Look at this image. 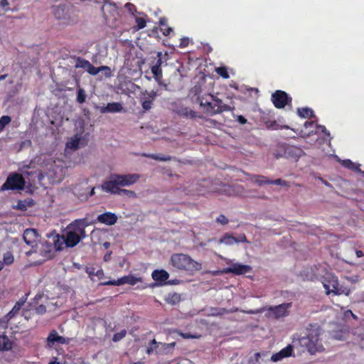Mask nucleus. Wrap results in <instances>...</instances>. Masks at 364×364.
<instances>
[{
	"instance_id": "nucleus-60",
	"label": "nucleus",
	"mask_w": 364,
	"mask_h": 364,
	"mask_svg": "<svg viewBox=\"0 0 364 364\" xmlns=\"http://www.w3.org/2000/svg\"><path fill=\"white\" fill-rule=\"evenodd\" d=\"M344 315L347 318L349 315H353V312L350 310H348L344 313Z\"/></svg>"
},
{
	"instance_id": "nucleus-34",
	"label": "nucleus",
	"mask_w": 364,
	"mask_h": 364,
	"mask_svg": "<svg viewBox=\"0 0 364 364\" xmlns=\"http://www.w3.org/2000/svg\"><path fill=\"white\" fill-rule=\"evenodd\" d=\"M142 156L153 159L154 160L161 161H168L171 159V157L169 156H159L156 154H143Z\"/></svg>"
},
{
	"instance_id": "nucleus-9",
	"label": "nucleus",
	"mask_w": 364,
	"mask_h": 364,
	"mask_svg": "<svg viewBox=\"0 0 364 364\" xmlns=\"http://www.w3.org/2000/svg\"><path fill=\"white\" fill-rule=\"evenodd\" d=\"M279 150V152L274 153V156L277 159L286 157L298 161L299 159L304 154V152L301 148L291 145H281Z\"/></svg>"
},
{
	"instance_id": "nucleus-24",
	"label": "nucleus",
	"mask_w": 364,
	"mask_h": 364,
	"mask_svg": "<svg viewBox=\"0 0 364 364\" xmlns=\"http://www.w3.org/2000/svg\"><path fill=\"white\" fill-rule=\"evenodd\" d=\"M12 347V343L6 336H0V350H7Z\"/></svg>"
},
{
	"instance_id": "nucleus-21",
	"label": "nucleus",
	"mask_w": 364,
	"mask_h": 364,
	"mask_svg": "<svg viewBox=\"0 0 364 364\" xmlns=\"http://www.w3.org/2000/svg\"><path fill=\"white\" fill-rule=\"evenodd\" d=\"M123 109L122 105L119 102L108 103L106 107H103L100 109L101 113L107 112H120Z\"/></svg>"
},
{
	"instance_id": "nucleus-25",
	"label": "nucleus",
	"mask_w": 364,
	"mask_h": 364,
	"mask_svg": "<svg viewBox=\"0 0 364 364\" xmlns=\"http://www.w3.org/2000/svg\"><path fill=\"white\" fill-rule=\"evenodd\" d=\"M220 244H225L226 245H232L237 243L236 237L230 234H225L218 241Z\"/></svg>"
},
{
	"instance_id": "nucleus-64",
	"label": "nucleus",
	"mask_w": 364,
	"mask_h": 364,
	"mask_svg": "<svg viewBox=\"0 0 364 364\" xmlns=\"http://www.w3.org/2000/svg\"><path fill=\"white\" fill-rule=\"evenodd\" d=\"M94 194H95V188L93 187V188H92L90 193L88 194V196H92Z\"/></svg>"
},
{
	"instance_id": "nucleus-14",
	"label": "nucleus",
	"mask_w": 364,
	"mask_h": 364,
	"mask_svg": "<svg viewBox=\"0 0 364 364\" xmlns=\"http://www.w3.org/2000/svg\"><path fill=\"white\" fill-rule=\"evenodd\" d=\"M75 68H80L85 69L88 73L92 75H97V70L88 60L81 58H77L76 60Z\"/></svg>"
},
{
	"instance_id": "nucleus-57",
	"label": "nucleus",
	"mask_w": 364,
	"mask_h": 364,
	"mask_svg": "<svg viewBox=\"0 0 364 364\" xmlns=\"http://www.w3.org/2000/svg\"><path fill=\"white\" fill-rule=\"evenodd\" d=\"M8 4H9V3H8L7 0H1V1H0V5H1V6H7Z\"/></svg>"
},
{
	"instance_id": "nucleus-7",
	"label": "nucleus",
	"mask_w": 364,
	"mask_h": 364,
	"mask_svg": "<svg viewBox=\"0 0 364 364\" xmlns=\"http://www.w3.org/2000/svg\"><path fill=\"white\" fill-rule=\"evenodd\" d=\"M323 285L326 289V294L327 295L332 293L334 295H341L343 294L348 296L350 293V289L339 286L337 277L333 275H328L326 277L323 282Z\"/></svg>"
},
{
	"instance_id": "nucleus-28",
	"label": "nucleus",
	"mask_w": 364,
	"mask_h": 364,
	"mask_svg": "<svg viewBox=\"0 0 364 364\" xmlns=\"http://www.w3.org/2000/svg\"><path fill=\"white\" fill-rule=\"evenodd\" d=\"M175 346V343H161L160 349L157 350V354H166L170 352Z\"/></svg>"
},
{
	"instance_id": "nucleus-62",
	"label": "nucleus",
	"mask_w": 364,
	"mask_h": 364,
	"mask_svg": "<svg viewBox=\"0 0 364 364\" xmlns=\"http://www.w3.org/2000/svg\"><path fill=\"white\" fill-rule=\"evenodd\" d=\"M219 257H220L221 259H224V260L226 262V263H227V264H230V263H231V260H230V259H227V258H224V257H223L221 255H219Z\"/></svg>"
},
{
	"instance_id": "nucleus-5",
	"label": "nucleus",
	"mask_w": 364,
	"mask_h": 364,
	"mask_svg": "<svg viewBox=\"0 0 364 364\" xmlns=\"http://www.w3.org/2000/svg\"><path fill=\"white\" fill-rule=\"evenodd\" d=\"M291 303H283L274 306H264L257 310L242 311L249 314H257L267 312L266 316L271 318L279 319L289 315V309L291 308Z\"/></svg>"
},
{
	"instance_id": "nucleus-63",
	"label": "nucleus",
	"mask_w": 364,
	"mask_h": 364,
	"mask_svg": "<svg viewBox=\"0 0 364 364\" xmlns=\"http://www.w3.org/2000/svg\"><path fill=\"white\" fill-rule=\"evenodd\" d=\"M6 77H7V75H6H6H1V76H0V82H1V80H5Z\"/></svg>"
},
{
	"instance_id": "nucleus-48",
	"label": "nucleus",
	"mask_w": 364,
	"mask_h": 364,
	"mask_svg": "<svg viewBox=\"0 0 364 364\" xmlns=\"http://www.w3.org/2000/svg\"><path fill=\"white\" fill-rule=\"evenodd\" d=\"M237 243L239 242H249L245 235H241L238 237H236Z\"/></svg>"
},
{
	"instance_id": "nucleus-36",
	"label": "nucleus",
	"mask_w": 364,
	"mask_h": 364,
	"mask_svg": "<svg viewBox=\"0 0 364 364\" xmlns=\"http://www.w3.org/2000/svg\"><path fill=\"white\" fill-rule=\"evenodd\" d=\"M342 164L346 167V168H350V169H354V170H356L359 172H362L360 171V169L358 168V166L355 165L354 163H353L349 159H347V160H344L342 162Z\"/></svg>"
},
{
	"instance_id": "nucleus-56",
	"label": "nucleus",
	"mask_w": 364,
	"mask_h": 364,
	"mask_svg": "<svg viewBox=\"0 0 364 364\" xmlns=\"http://www.w3.org/2000/svg\"><path fill=\"white\" fill-rule=\"evenodd\" d=\"M336 339L338 340H345L346 337L344 335H336L335 336Z\"/></svg>"
},
{
	"instance_id": "nucleus-54",
	"label": "nucleus",
	"mask_w": 364,
	"mask_h": 364,
	"mask_svg": "<svg viewBox=\"0 0 364 364\" xmlns=\"http://www.w3.org/2000/svg\"><path fill=\"white\" fill-rule=\"evenodd\" d=\"M157 55L159 57V59L157 60V61H156V64L154 65L161 67V64H162V60H161V53H158Z\"/></svg>"
},
{
	"instance_id": "nucleus-19",
	"label": "nucleus",
	"mask_w": 364,
	"mask_h": 364,
	"mask_svg": "<svg viewBox=\"0 0 364 364\" xmlns=\"http://www.w3.org/2000/svg\"><path fill=\"white\" fill-rule=\"evenodd\" d=\"M141 279L140 277H136L133 275L124 276L122 278L116 280V286H120L124 284H128L130 285H134L137 282H141Z\"/></svg>"
},
{
	"instance_id": "nucleus-45",
	"label": "nucleus",
	"mask_w": 364,
	"mask_h": 364,
	"mask_svg": "<svg viewBox=\"0 0 364 364\" xmlns=\"http://www.w3.org/2000/svg\"><path fill=\"white\" fill-rule=\"evenodd\" d=\"M136 21L139 29L143 28L146 26V22L142 18H136Z\"/></svg>"
},
{
	"instance_id": "nucleus-23",
	"label": "nucleus",
	"mask_w": 364,
	"mask_h": 364,
	"mask_svg": "<svg viewBox=\"0 0 364 364\" xmlns=\"http://www.w3.org/2000/svg\"><path fill=\"white\" fill-rule=\"evenodd\" d=\"M239 311L237 308H233L230 309H227L225 308H219V309H211L210 314L212 316H223L225 314H230L233 312H236Z\"/></svg>"
},
{
	"instance_id": "nucleus-27",
	"label": "nucleus",
	"mask_w": 364,
	"mask_h": 364,
	"mask_svg": "<svg viewBox=\"0 0 364 364\" xmlns=\"http://www.w3.org/2000/svg\"><path fill=\"white\" fill-rule=\"evenodd\" d=\"M23 304H24V301H19L16 302V304L13 307V309L6 315V317L7 320H9L11 318H13L19 311V310L21 309V308L22 307Z\"/></svg>"
},
{
	"instance_id": "nucleus-2",
	"label": "nucleus",
	"mask_w": 364,
	"mask_h": 364,
	"mask_svg": "<svg viewBox=\"0 0 364 364\" xmlns=\"http://www.w3.org/2000/svg\"><path fill=\"white\" fill-rule=\"evenodd\" d=\"M85 220H76L68 225L61 237L67 247L76 246L86 237Z\"/></svg>"
},
{
	"instance_id": "nucleus-1",
	"label": "nucleus",
	"mask_w": 364,
	"mask_h": 364,
	"mask_svg": "<svg viewBox=\"0 0 364 364\" xmlns=\"http://www.w3.org/2000/svg\"><path fill=\"white\" fill-rule=\"evenodd\" d=\"M321 329L319 326H314L308 329L306 336L298 339H294L292 343L295 347L301 346L306 348L311 354L322 352L324 350L320 336Z\"/></svg>"
},
{
	"instance_id": "nucleus-32",
	"label": "nucleus",
	"mask_w": 364,
	"mask_h": 364,
	"mask_svg": "<svg viewBox=\"0 0 364 364\" xmlns=\"http://www.w3.org/2000/svg\"><path fill=\"white\" fill-rule=\"evenodd\" d=\"M178 114L181 116L190 118H195L196 117V112L187 107L181 108L180 110H178Z\"/></svg>"
},
{
	"instance_id": "nucleus-22",
	"label": "nucleus",
	"mask_w": 364,
	"mask_h": 364,
	"mask_svg": "<svg viewBox=\"0 0 364 364\" xmlns=\"http://www.w3.org/2000/svg\"><path fill=\"white\" fill-rule=\"evenodd\" d=\"M168 277V273L165 270H154L152 272V278L157 282H165Z\"/></svg>"
},
{
	"instance_id": "nucleus-52",
	"label": "nucleus",
	"mask_w": 364,
	"mask_h": 364,
	"mask_svg": "<svg viewBox=\"0 0 364 364\" xmlns=\"http://www.w3.org/2000/svg\"><path fill=\"white\" fill-rule=\"evenodd\" d=\"M237 121L242 124H245L247 122V119L242 115L237 116Z\"/></svg>"
},
{
	"instance_id": "nucleus-17",
	"label": "nucleus",
	"mask_w": 364,
	"mask_h": 364,
	"mask_svg": "<svg viewBox=\"0 0 364 364\" xmlns=\"http://www.w3.org/2000/svg\"><path fill=\"white\" fill-rule=\"evenodd\" d=\"M117 216L114 213L107 212L98 215L97 220L101 223L112 225L117 223Z\"/></svg>"
},
{
	"instance_id": "nucleus-18",
	"label": "nucleus",
	"mask_w": 364,
	"mask_h": 364,
	"mask_svg": "<svg viewBox=\"0 0 364 364\" xmlns=\"http://www.w3.org/2000/svg\"><path fill=\"white\" fill-rule=\"evenodd\" d=\"M68 338H65L63 336H58L57 331L55 330L51 331L47 338V341L49 345L53 344L55 343L61 344L67 343L68 342Z\"/></svg>"
},
{
	"instance_id": "nucleus-26",
	"label": "nucleus",
	"mask_w": 364,
	"mask_h": 364,
	"mask_svg": "<svg viewBox=\"0 0 364 364\" xmlns=\"http://www.w3.org/2000/svg\"><path fill=\"white\" fill-rule=\"evenodd\" d=\"M80 139L77 136L70 138L66 143V147L72 150H76L79 148Z\"/></svg>"
},
{
	"instance_id": "nucleus-59",
	"label": "nucleus",
	"mask_w": 364,
	"mask_h": 364,
	"mask_svg": "<svg viewBox=\"0 0 364 364\" xmlns=\"http://www.w3.org/2000/svg\"><path fill=\"white\" fill-rule=\"evenodd\" d=\"M105 285H116V281H109L104 283Z\"/></svg>"
},
{
	"instance_id": "nucleus-58",
	"label": "nucleus",
	"mask_w": 364,
	"mask_h": 364,
	"mask_svg": "<svg viewBox=\"0 0 364 364\" xmlns=\"http://www.w3.org/2000/svg\"><path fill=\"white\" fill-rule=\"evenodd\" d=\"M355 254L358 257H361L363 256V252L361 250H356Z\"/></svg>"
},
{
	"instance_id": "nucleus-40",
	"label": "nucleus",
	"mask_w": 364,
	"mask_h": 364,
	"mask_svg": "<svg viewBox=\"0 0 364 364\" xmlns=\"http://www.w3.org/2000/svg\"><path fill=\"white\" fill-rule=\"evenodd\" d=\"M11 121V119L9 116H2L0 118V131H1L6 125L9 124Z\"/></svg>"
},
{
	"instance_id": "nucleus-42",
	"label": "nucleus",
	"mask_w": 364,
	"mask_h": 364,
	"mask_svg": "<svg viewBox=\"0 0 364 364\" xmlns=\"http://www.w3.org/2000/svg\"><path fill=\"white\" fill-rule=\"evenodd\" d=\"M77 100L79 103H82L85 100V94L82 89H80L77 92Z\"/></svg>"
},
{
	"instance_id": "nucleus-49",
	"label": "nucleus",
	"mask_w": 364,
	"mask_h": 364,
	"mask_svg": "<svg viewBox=\"0 0 364 364\" xmlns=\"http://www.w3.org/2000/svg\"><path fill=\"white\" fill-rule=\"evenodd\" d=\"M161 29L164 35H168L170 32L172 31V28L168 26H165L164 28H161Z\"/></svg>"
},
{
	"instance_id": "nucleus-6",
	"label": "nucleus",
	"mask_w": 364,
	"mask_h": 364,
	"mask_svg": "<svg viewBox=\"0 0 364 364\" xmlns=\"http://www.w3.org/2000/svg\"><path fill=\"white\" fill-rule=\"evenodd\" d=\"M171 263L178 269L195 272L202 269L200 263L193 260L188 255L184 254H174L171 256Z\"/></svg>"
},
{
	"instance_id": "nucleus-55",
	"label": "nucleus",
	"mask_w": 364,
	"mask_h": 364,
	"mask_svg": "<svg viewBox=\"0 0 364 364\" xmlns=\"http://www.w3.org/2000/svg\"><path fill=\"white\" fill-rule=\"evenodd\" d=\"M160 24H161V28L167 26L166 20L164 18H161L160 19Z\"/></svg>"
},
{
	"instance_id": "nucleus-61",
	"label": "nucleus",
	"mask_w": 364,
	"mask_h": 364,
	"mask_svg": "<svg viewBox=\"0 0 364 364\" xmlns=\"http://www.w3.org/2000/svg\"><path fill=\"white\" fill-rule=\"evenodd\" d=\"M220 274H224L223 272H222V270L221 271L218 270V271H215V272H212V274L215 275H215H219Z\"/></svg>"
},
{
	"instance_id": "nucleus-39",
	"label": "nucleus",
	"mask_w": 364,
	"mask_h": 364,
	"mask_svg": "<svg viewBox=\"0 0 364 364\" xmlns=\"http://www.w3.org/2000/svg\"><path fill=\"white\" fill-rule=\"evenodd\" d=\"M298 114L301 117H307L312 115L313 111L309 108L298 109Z\"/></svg>"
},
{
	"instance_id": "nucleus-33",
	"label": "nucleus",
	"mask_w": 364,
	"mask_h": 364,
	"mask_svg": "<svg viewBox=\"0 0 364 364\" xmlns=\"http://www.w3.org/2000/svg\"><path fill=\"white\" fill-rule=\"evenodd\" d=\"M160 346H161V343L160 342L158 343V342H156V341L155 339H153L151 341V346L146 349L147 354L150 355L154 351H156V353H157V350L160 349Z\"/></svg>"
},
{
	"instance_id": "nucleus-37",
	"label": "nucleus",
	"mask_w": 364,
	"mask_h": 364,
	"mask_svg": "<svg viewBox=\"0 0 364 364\" xmlns=\"http://www.w3.org/2000/svg\"><path fill=\"white\" fill-rule=\"evenodd\" d=\"M96 70H97V74L100 73V72H104V74L107 77H109L112 76V72H111V69L108 66H106V65H102V66H100V67H98V68H96Z\"/></svg>"
},
{
	"instance_id": "nucleus-50",
	"label": "nucleus",
	"mask_w": 364,
	"mask_h": 364,
	"mask_svg": "<svg viewBox=\"0 0 364 364\" xmlns=\"http://www.w3.org/2000/svg\"><path fill=\"white\" fill-rule=\"evenodd\" d=\"M37 312L38 314H44L46 312V306H43V305H40L38 308H37Z\"/></svg>"
},
{
	"instance_id": "nucleus-38",
	"label": "nucleus",
	"mask_w": 364,
	"mask_h": 364,
	"mask_svg": "<svg viewBox=\"0 0 364 364\" xmlns=\"http://www.w3.org/2000/svg\"><path fill=\"white\" fill-rule=\"evenodd\" d=\"M151 73L154 74L156 80H159L162 76V70L161 67L153 65L151 67Z\"/></svg>"
},
{
	"instance_id": "nucleus-8",
	"label": "nucleus",
	"mask_w": 364,
	"mask_h": 364,
	"mask_svg": "<svg viewBox=\"0 0 364 364\" xmlns=\"http://www.w3.org/2000/svg\"><path fill=\"white\" fill-rule=\"evenodd\" d=\"M213 100L215 101V105L204 99V97H198L197 102H199L200 106L204 107L205 112L208 114L220 113L223 111L229 110V107L223 105L220 99L210 95Z\"/></svg>"
},
{
	"instance_id": "nucleus-35",
	"label": "nucleus",
	"mask_w": 364,
	"mask_h": 364,
	"mask_svg": "<svg viewBox=\"0 0 364 364\" xmlns=\"http://www.w3.org/2000/svg\"><path fill=\"white\" fill-rule=\"evenodd\" d=\"M3 260L2 263L4 265H9L14 261V255L10 252H7L4 255Z\"/></svg>"
},
{
	"instance_id": "nucleus-51",
	"label": "nucleus",
	"mask_w": 364,
	"mask_h": 364,
	"mask_svg": "<svg viewBox=\"0 0 364 364\" xmlns=\"http://www.w3.org/2000/svg\"><path fill=\"white\" fill-rule=\"evenodd\" d=\"M125 7L128 9V11L131 13H133L134 10V6L130 3H127L125 4Z\"/></svg>"
},
{
	"instance_id": "nucleus-13",
	"label": "nucleus",
	"mask_w": 364,
	"mask_h": 364,
	"mask_svg": "<svg viewBox=\"0 0 364 364\" xmlns=\"http://www.w3.org/2000/svg\"><path fill=\"white\" fill-rule=\"evenodd\" d=\"M72 191L73 193L80 200H87L89 197L87 193L88 187L87 181L73 186Z\"/></svg>"
},
{
	"instance_id": "nucleus-20",
	"label": "nucleus",
	"mask_w": 364,
	"mask_h": 364,
	"mask_svg": "<svg viewBox=\"0 0 364 364\" xmlns=\"http://www.w3.org/2000/svg\"><path fill=\"white\" fill-rule=\"evenodd\" d=\"M353 334L359 338L358 345L361 349L364 350V323L355 328L353 330Z\"/></svg>"
},
{
	"instance_id": "nucleus-44",
	"label": "nucleus",
	"mask_w": 364,
	"mask_h": 364,
	"mask_svg": "<svg viewBox=\"0 0 364 364\" xmlns=\"http://www.w3.org/2000/svg\"><path fill=\"white\" fill-rule=\"evenodd\" d=\"M216 221L221 225H227L229 222L228 219L224 215H220L217 218Z\"/></svg>"
},
{
	"instance_id": "nucleus-47",
	"label": "nucleus",
	"mask_w": 364,
	"mask_h": 364,
	"mask_svg": "<svg viewBox=\"0 0 364 364\" xmlns=\"http://www.w3.org/2000/svg\"><path fill=\"white\" fill-rule=\"evenodd\" d=\"M271 184H277V185H280V186H287V183L282 180V179H277L275 181H272V183Z\"/></svg>"
},
{
	"instance_id": "nucleus-16",
	"label": "nucleus",
	"mask_w": 364,
	"mask_h": 364,
	"mask_svg": "<svg viewBox=\"0 0 364 364\" xmlns=\"http://www.w3.org/2000/svg\"><path fill=\"white\" fill-rule=\"evenodd\" d=\"M23 238L27 245L33 247L37 244L38 232L35 229H26L23 232Z\"/></svg>"
},
{
	"instance_id": "nucleus-53",
	"label": "nucleus",
	"mask_w": 364,
	"mask_h": 364,
	"mask_svg": "<svg viewBox=\"0 0 364 364\" xmlns=\"http://www.w3.org/2000/svg\"><path fill=\"white\" fill-rule=\"evenodd\" d=\"M91 279L93 280V276L95 275L94 269L87 268L86 270Z\"/></svg>"
},
{
	"instance_id": "nucleus-31",
	"label": "nucleus",
	"mask_w": 364,
	"mask_h": 364,
	"mask_svg": "<svg viewBox=\"0 0 364 364\" xmlns=\"http://www.w3.org/2000/svg\"><path fill=\"white\" fill-rule=\"evenodd\" d=\"M110 193L113 194H118V195H124L128 198H136V194L134 191L127 189H117L116 192H109Z\"/></svg>"
},
{
	"instance_id": "nucleus-30",
	"label": "nucleus",
	"mask_w": 364,
	"mask_h": 364,
	"mask_svg": "<svg viewBox=\"0 0 364 364\" xmlns=\"http://www.w3.org/2000/svg\"><path fill=\"white\" fill-rule=\"evenodd\" d=\"M251 181L259 186H262L265 183H272V181L266 179L265 177L262 176H254L251 178Z\"/></svg>"
},
{
	"instance_id": "nucleus-4",
	"label": "nucleus",
	"mask_w": 364,
	"mask_h": 364,
	"mask_svg": "<svg viewBox=\"0 0 364 364\" xmlns=\"http://www.w3.org/2000/svg\"><path fill=\"white\" fill-rule=\"evenodd\" d=\"M55 252L53 244L48 242H42L31 247V250L26 252V255L30 257V262L35 265L41 264L51 259Z\"/></svg>"
},
{
	"instance_id": "nucleus-41",
	"label": "nucleus",
	"mask_w": 364,
	"mask_h": 364,
	"mask_svg": "<svg viewBox=\"0 0 364 364\" xmlns=\"http://www.w3.org/2000/svg\"><path fill=\"white\" fill-rule=\"evenodd\" d=\"M127 334V331L125 330H122L120 332L115 333L113 336V341L117 342L122 339L125 337Z\"/></svg>"
},
{
	"instance_id": "nucleus-46",
	"label": "nucleus",
	"mask_w": 364,
	"mask_h": 364,
	"mask_svg": "<svg viewBox=\"0 0 364 364\" xmlns=\"http://www.w3.org/2000/svg\"><path fill=\"white\" fill-rule=\"evenodd\" d=\"M152 102L150 100L143 102L142 107L144 110L147 111L151 108Z\"/></svg>"
},
{
	"instance_id": "nucleus-29",
	"label": "nucleus",
	"mask_w": 364,
	"mask_h": 364,
	"mask_svg": "<svg viewBox=\"0 0 364 364\" xmlns=\"http://www.w3.org/2000/svg\"><path fill=\"white\" fill-rule=\"evenodd\" d=\"M165 300L168 304L175 305L181 301V296L177 293L169 294Z\"/></svg>"
},
{
	"instance_id": "nucleus-12",
	"label": "nucleus",
	"mask_w": 364,
	"mask_h": 364,
	"mask_svg": "<svg viewBox=\"0 0 364 364\" xmlns=\"http://www.w3.org/2000/svg\"><path fill=\"white\" fill-rule=\"evenodd\" d=\"M272 100L276 107L282 108L288 103L289 97L285 92L277 90L272 95Z\"/></svg>"
},
{
	"instance_id": "nucleus-11",
	"label": "nucleus",
	"mask_w": 364,
	"mask_h": 364,
	"mask_svg": "<svg viewBox=\"0 0 364 364\" xmlns=\"http://www.w3.org/2000/svg\"><path fill=\"white\" fill-rule=\"evenodd\" d=\"M252 268L250 265L242 264L240 263L232 264L230 267L223 269L222 272L223 273H232L237 275H242L247 273L251 272Z\"/></svg>"
},
{
	"instance_id": "nucleus-43",
	"label": "nucleus",
	"mask_w": 364,
	"mask_h": 364,
	"mask_svg": "<svg viewBox=\"0 0 364 364\" xmlns=\"http://www.w3.org/2000/svg\"><path fill=\"white\" fill-rule=\"evenodd\" d=\"M216 72L218 74L223 77L224 78H228V73L225 68L220 67L216 69Z\"/></svg>"
},
{
	"instance_id": "nucleus-15",
	"label": "nucleus",
	"mask_w": 364,
	"mask_h": 364,
	"mask_svg": "<svg viewBox=\"0 0 364 364\" xmlns=\"http://www.w3.org/2000/svg\"><path fill=\"white\" fill-rule=\"evenodd\" d=\"M295 346L292 343L291 345H288L286 348L281 350L279 352L273 354L271 357V360L273 362H277L281 360L284 358H287L292 355L293 348Z\"/></svg>"
},
{
	"instance_id": "nucleus-3",
	"label": "nucleus",
	"mask_w": 364,
	"mask_h": 364,
	"mask_svg": "<svg viewBox=\"0 0 364 364\" xmlns=\"http://www.w3.org/2000/svg\"><path fill=\"white\" fill-rule=\"evenodd\" d=\"M141 178L139 173L112 174L109 180L105 181L101 188L106 192H116L120 186H130L136 183Z\"/></svg>"
},
{
	"instance_id": "nucleus-10",
	"label": "nucleus",
	"mask_w": 364,
	"mask_h": 364,
	"mask_svg": "<svg viewBox=\"0 0 364 364\" xmlns=\"http://www.w3.org/2000/svg\"><path fill=\"white\" fill-rule=\"evenodd\" d=\"M25 186L23 176L18 173H14L8 176L6 182L1 186L0 191L5 190H22Z\"/></svg>"
}]
</instances>
